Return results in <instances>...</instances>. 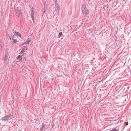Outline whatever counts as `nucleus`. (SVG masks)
<instances>
[{
  "instance_id": "f257e3e1",
  "label": "nucleus",
  "mask_w": 131,
  "mask_h": 131,
  "mask_svg": "<svg viewBox=\"0 0 131 131\" xmlns=\"http://www.w3.org/2000/svg\"><path fill=\"white\" fill-rule=\"evenodd\" d=\"M1 118V120L2 121H8L9 119V115H6L4 117Z\"/></svg>"
},
{
  "instance_id": "f03ea898",
  "label": "nucleus",
  "mask_w": 131,
  "mask_h": 131,
  "mask_svg": "<svg viewBox=\"0 0 131 131\" xmlns=\"http://www.w3.org/2000/svg\"><path fill=\"white\" fill-rule=\"evenodd\" d=\"M84 9H83V12L86 14H88V10L87 7L85 6L84 7Z\"/></svg>"
},
{
  "instance_id": "7ed1b4c3",
  "label": "nucleus",
  "mask_w": 131,
  "mask_h": 131,
  "mask_svg": "<svg viewBox=\"0 0 131 131\" xmlns=\"http://www.w3.org/2000/svg\"><path fill=\"white\" fill-rule=\"evenodd\" d=\"M46 126L45 124H43L42 125L41 128V131H42L43 129Z\"/></svg>"
},
{
  "instance_id": "20e7f679",
  "label": "nucleus",
  "mask_w": 131,
  "mask_h": 131,
  "mask_svg": "<svg viewBox=\"0 0 131 131\" xmlns=\"http://www.w3.org/2000/svg\"><path fill=\"white\" fill-rule=\"evenodd\" d=\"M12 40H13V42L14 43H15L17 42V40L16 39H14L13 38H12Z\"/></svg>"
},
{
  "instance_id": "39448f33",
  "label": "nucleus",
  "mask_w": 131,
  "mask_h": 131,
  "mask_svg": "<svg viewBox=\"0 0 131 131\" xmlns=\"http://www.w3.org/2000/svg\"><path fill=\"white\" fill-rule=\"evenodd\" d=\"M8 57L7 55H5V57L4 58V59L5 61H6L8 59Z\"/></svg>"
},
{
  "instance_id": "423d86ee",
  "label": "nucleus",
  "mask_w": 131,
  "mask_h": 131,
  "mask_svg": "<svg viewBox=\"0 0 131 131\" xmlns=\"http://www.w3.org/2000/svg\"><path fill=\"white\" fill-rule=\"evenodd\" d=\"M9 119L10 118V119H12L14 118L13 115H9Z\"/></svg>"
},
{
  "instance_id": "0eeeda50",
  "label": "nucleus",
  "mask_w": 131,
  "mask_h": 131,
  "mask_svg": "<svg viewBox=\"0 0 131 131\" xmlns=\"http://www.w3.org/2000/svg\"><path fill=\"white\" fill-rule=\"evenodd\" d=\"M34 11L33 10H32V12L31 13V17H33L34 14Z\"/></svg>"
},
{
  "instance_id": "6e6552de",
  "label": "nucleus",
  "mask_w": 131,
  "mask_h": 131,
  "mask_svg": "<svg viewBox=\"0 0 131 131\" xmlns=\"http://www.w3.org/2000/svg\"><path fill=\"white\" fill-rule=\"evenodd\" d=\"M24 49L23 48L22 49L21 51V52L19 53L20 54H21L22 53H23V52H24Z\"/></svg>"
},
{
  "instance_id": "1a4fd4ad",
  "label": "nucleus",
  "mask_w": 131,
  "mask_h": 131,
  "mask_svg": "<svg viewBox=\"0 0 131 131\" xmlns=\"http://www.w3.org/2000/svg\"><path fill=\"white\" fill-rule=\"evenodd\" d=\"M21 57H21V56H20V55H18V56H17V60H19V59H20V58H21Z\"/></svg>"
},
{
  "instance_id": "9d476101",
  "label": "nucleus",
  "mask_w": 131,
  "mask_h": 131,
  "mask_svg": "<svg viewBox=\"0 0 131 131\" xmlns=\"http://www.w3.org/2000/svg\"><path fill=\"white\" fill-rule=\"evenodd\" d=\"M110 131H118V130L116 128H114L112 129Z\"/></svg>"
},
{
  "instance_id": "9b49d317",
  "label": "nucleus",
  "mask_w": 131,
  "mask_h": 131,
  "mask_svg": "<svg viewBox=\"0 0 131 131\" xmlns=\"http://www.w3.org/2000/svg\"><path fill=\"white\" fill-rule=\"evenodd\" d=\"M27 40L26 41V43L27 44H28L30 42V41H31V40L30 39V40H28L27 39Z\"/></svg>"
},
{
  "instance_id": "f8f14e48",
  "label": "nucleus",
  "mask_w": 131,
  "mask_h": 131,
  "mask_svg": "<svg viewBox=\"0 0 131 131\" xmlns=\"http://www.w3.org/2000/svg\"><path fill=\"white\" fill-rule=\"evenodd\" d=\"M62 33H59V35H58V37L60 38L62 35Z\"/></svg>"
},
{
  "instance_id": "ddd939ff",
  "label": "nucleus",
  "mask_w": 131,
  "mask_h": 131,
  "mask_svg": "<svg viewBox=\"0 0 131 131\" xmlns=\"http://www.w3.org/2000/svg\"><path fill=\"white\" fill-rule=\"evenodd\" d=\"M128 124V122H126L125 123V126L127 125Z\"/></svg>"
},
{
  "instance_id": "4468645a",
  "label": "nucleus",
  "mask_w": 131,
  "mask_h": 131,
  "mask_svg": "<svg viewBox=\"0 0 131 131\" xmlns=\"http://www.w3.org/2000/svg\"><path fill=\"white\" fill-rule=\"evenodd\" d=\"M16 34H15V35H17V34L18 35V36H20V35L21 36V35H19L20 33H16Z\"/></svg>"
},
{
  "instance_id": "2eb2a0df",
  "label": "nucleus",
  "mask_w": 131,
  "mask_h": 131,
  "mask_svg": "<svg viewBox=\"0 0 131 131\" xmlns=\"http://www.w3.org/2000/svg\"><path fill=\"white\" fill-rule=\"evenodd\" d=\"M9 38L10 39V40H11V38H11V37H10V36H9Z\"/></svg>"
},
{
  "instance_id": "dca6fc26",
  "label": "nucleus",
  "mask_w": 131,
  "mask_h": 131,
  "mask_svg": "<svg viewBox=\"0 0 131 131\" xmlns=\"http://www.w3.org/2000/svg\"><path fill=\"white\" fill-rule=\"evenodd\" d=\"M125 126H123V129H124V128H125Z\"/></svg>"
},
{
  "instance_id": "f3484780",
  "label": "nucleus",
  "mask_w": 131,
  "mask_h": 131,
  "mask_svg": "<svg viewBox=\"0 0 131 131\" xmlns=\"http://www.w3.org/2000/svg\"><path fill=\"white\" fill-rule=\"evenodd\" d=\"M6 35H8V36H9V35L8 34H7V33H6Z\"/></svg>"
},
{
  "instance_id": "a211bd4d",
  "label": "nucleus",
  "mask_w": 131,
  "mask_h": 131,
  "mask_svg": "<svg viewBox=\"0 0 131 131\" xmlns=\"http://www.w3.org/2000/svg\"><path fill=\"white\" fill-rule=\"evenodd\" d=\"M57 0H56V1H57Z\"/></svg>"
}]
</instances>
